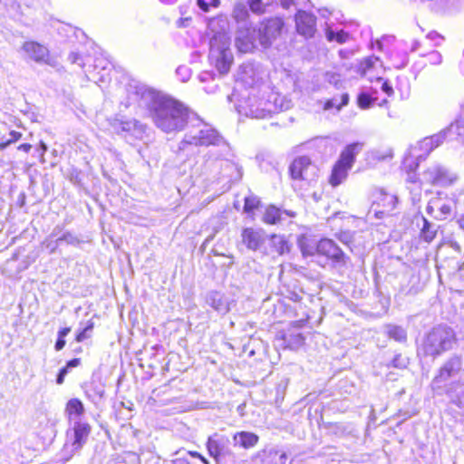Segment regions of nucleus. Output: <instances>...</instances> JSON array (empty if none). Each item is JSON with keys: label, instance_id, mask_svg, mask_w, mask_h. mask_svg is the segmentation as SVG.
<instances>
[{"label": "nucleus", "instance_id": "1", "mask_svg": "<svg viewBox=\"0 0 464 464\" xmlns=\"http://www.w3.org/2000/svg\"><path fill=\"white\" fill-rule=\"evenodd\" d=\"M129 99L146 107L157 128L165 133L177 132L185 127L188 109L179 102L142 83L130 84Z\"/></svg>", "mask_w": 464, "mask_h": 464}, {"label": "nucleus", "instance_id": "2", "mask_svg": "<svg viewBox=\"0 0 464 464\" xmlns=\"http://www.w3.org/2000/svg\"><path fill=\"white\" fill-rule=\"evenodd\" d=\"M229 22L225 15L211 18L208 24L209 35L208 60L220 75L227 74L233 63L230 50V36L228 34Z\"/></svg>", "mask_w": 464, "mask_h": 464}, {"label": "nucleus", "instance_id": "3", "mask_svg": "<svg viewBox=\"0 0 464 464\" xmlns=\"http://www.w3.org/2000/svg\"><path fill=\"white\" fill-rule=\"evenodd\" d=\"M455 341V334L450 327L438 325L427 334L423 342V350L427 355L438 356L451 349Z\"/></svg>", "mask_w": 464, "mask_h": 464}, {"label": "nucleus", "instance_id": "4", "mask_svg": "<svg viewBox=\"0 0 464 464\" xmlns=\"http://www.w3.org/2000/svg\"><path fill=\"white\" fill-rule=\"evenodd\" d=\"M221 141L222 138L211 126L198 120L197 123L192 126L184 139L179 142V150H186L188 145H218Z\"/></svg>", "mask_w": 464, "mask_h": 464}, {"label": "nucleus", "instance_id": "5", "mask_svg": "<svg viewBox=\"0 0 464 464\" xmlns=\"http://www.w3.org/2000/svg\"><path fill=\"white\" fill-rule=\"evenodd\" d=\"M283 25L280 18H271L260 23L256 27L258 44L263 48L269 47L280 34Z\"/></svg>", "mask_w": 464, "mask_h": 464}, {"label": "nucleus", "instance_id": "6", "mask_svg": "<svg viewBox=\"0 0 464 464\" xmlns=\"http://www.w3.org/2000/svg\"><path fill=\"white\" fill-rule=\"evenodd\" d=\"M423 179L432 186L449 187L458 179V176L450 171L446 167L440 164H434L424 171Z\"/></svg>", "mask_w": 464, "mask_h": 464}, {"label": "nucleus", "instance_id": "7", "mask_svg": "<svg viewBox=\"0 0 464 464\" xmlns=\"http://www.w3.org/2000/svg\"><path fill=\"white\" fill-rule=\"evenodd\" d=\"M294 179L312 180L316 176L317 168L307 156L295 158L289 167Z\"/></svg>", "mask_w": 464, "mask_h": 464}, {"label": "nucleus", "instance_id": "8", "mask_svg": "<svg viewBox=\"0 0 464 464\" xmlns=\"http://www.w3.org/2000/svg\"><path fill=\"white\" fill-rule=\"evenodd\" d=\"M462 362L460 357H450L440 369L439 373L432 380V388L439 389L440 383L457 376L461 371Z\"/></svg>", "mask_w": 464, "mask_h": 464}, {"label": "nucleus", "instance_id": "9", "mask_svg": "<svg viewBox=\"0 0 464 464\" xmlns=\"http://www.w3.org/2000/svg\"><path fill=\"white\" fill-rule=\"evenodd\" d=\"M258 44L256 27H241L237 30L235 45L240 53H250Z\"/></svg>", "mask_w": 464, "mask_h": 464}, {"label": "nucleus", "instance_id": "10", "mask_svg": "<svg viewBox=\"0 0 464 464\" xmlns=\"http://www.w3.org/2000/svg\"><path fill=\"white\" fill-rule=\"evenodd\" d=\"M229 440L225 436L218 435V433L209 436L207 441V450L217 464H219L220 459L223 456L230 455L231 450L228 449Z\"/></svg>", "mask_w": 464, "mask_h": 464}, {"label": "nucleus", "instance_id": "11", "mask_svg": "<svg viewBox=\"0 0 464 464\" xmlns=\"http://www.w3.org/2000/svg\"><path fill=\"white\" fill-rule=\"evenodd\" d=\"M286 460V453L276 448H265L252 457L254 464H285Z\"/></svg>", "mask_w": 464, "mask_h": 464}, {"label": "nucleus", "instance_id": "12", "mask_svg": "<svg viewBox=\"0 0 464 464\" xmlns=\"http://www.w3.org/2000/svg\"><path fill=\"white\" fill-rule=\"evenodd\" d=\"M317 254L324 256L335 263L345 264L347 256L331 239L324 238L317 242Z\"/></svg>", "mask_w": 464, "mask_h": 464}, {"label": "nucleus", "instance_id": "13", "mask_svg": "<svg viewBox=\"0 0 464 464\" xmlns=\"http://www.w3.org/2000/svg\"><path fill=\"white\" fill-rule=\"evenodd\" d=\"M316 18L314 15L304 11H298L295 15V25L297 32L306 38L314 36Z\"/></svg>", "mask_w": 464, "mask_h": 464}, {"label": "nucleus", "instance_id": "14", "mask_svg": "<svg viewBox=\"0 0 464 464\" xmlns=\"http://www.w3.org/2000/svg\"><path fill=\"white\" fill-rule=\"evenodd\" d=\"M242 243L252 251H256L266 241L265 232L251 227L244 228L241 233Z\"/></svg>", "mask_w": 464, "mask_h": 464}, {"label": "nucleus", "instance_id": "15", "mask_svg": "<svg viewBox=\"0 0 464 464\" xmlns=\"http://www.w3.org/2000/svg\"><path fill=\"white\" fill-rule=\"evenodd\" d=\"M91 433V426L86 422L76 420L73 425V441L72 451H77L85 444Z\"/></svg>", "mask_w": 464, "mask_h": 464}, {"label": "nucleus", "instance_id": "16", "mask_svg": "<svg viewBox=\"0 0 464 464\" xmlns=\"http://www.w3.org/2000/svg\"><path fill=\"white\" fill-rule=\"evenodd\" d=\"M237 77V82L249 88L254 87L260 81L258 72L254 65L250 63L241 65Z\"/></svg>", "mask_w": 464, "mask_h": 464}, {"label": "nucleus", "instance_id": "17", "mask_svg": "<svg viewBox=\"0 0 464 464\" xmlns=\"http://www.w3.org/2000/svg\"><path fill=\"white\" fill-rule=\"evenodd\" d=\"M207 304L210 305L218 314H226L230 310V304L227 299L220 293L212 291L207 295Z\"/></svg>", "mask_w": 464, "mask_h": 464}, {"label": "nucleus", "instance_id": "18", "mask_svg": "<svg viewBox=\"0 0 464 464\" xmlns=\"http://www.w3.org/2000/svg\"><path fill=\"white\" fill-rule=\"evenodd\" d=\"M31 58L40 63L55 66V60L50 56L48 49L37 43H31Z\"/></svg>", "mask_w": 464, "mask_h": 464}, {"label": "nucleus", "instance_id": "19", "mask_svg": "<svg viewBox=\"0 0 464 464\" xmlns=\"http://www.w3.org/2000/svg\"><path fill=\"white\" fill-rule=\"evenodd\" d=\"M446 131V138L449 137L450 140H455L458 143H464V116L456 120L455 122L451 123L447 129L443 130Z\"/></svg>", "mask_w": 464, "mask_h": 464}, {"label": "nucleus", "instance_id": "20", "mask_svg": "<svg viewBox=\"0 0 464 464\" xmlns=\"http://www.w3.org/2000/svg\"><path fill=\"white\" fill-rule=\"evenodd\" d=\"M235 445H238L244 449L255 447L258 442V436L248 431L237 432L233 436Z\"/></svg>", "mask_w": 464, "mask_h": 464}, {"label": "nucleus", "instance_id": "21", "mask_svg": "<svg viewBox=\"0 0 464 464\" xmlns=\"http://www.w3.org/2000/svg\"><path fill=\"white\" fill-rule=\"evenodd\" d=\"M361 147L362 145L359 143H353L348 145L342 152L340 160L336 163L350 169L354 162L355 154Z\"/></svg>", "mask_w": 464, "mask_h": 464}, {"label": "nucleus", "instance_id": "22", "mask_svg": "<svg viewBox=\"0 0 464 464\" xmlns=\"http://www.w3.org/2000/svg\"><path fill=\"white\" fill-rule=\"evenodd\" d=\"M445 139H446V131L441 130L440 132H439L435 135L424 138L420 142V147L421 150H424L428 153H430L435 148L440 146Z\"/></svg>", "mask_w": 464, "mask_h": 464}, {"label": "nucleus", "instance_id": "23", "mask_svg": "<svg viewBox=\"0 0 464 464\" xmlns=\"http://www.w3.org/2000/svg\"><path fill=\"white\" fill-rule=\"evenodd\" d=\"M423 227L420 229V237L427 243H430L437 235L438 226L430 223L427 218L422 217Z\"/></svg>", "mask_w": 464, "mask_h": 464}, {"label": "nucleus", "instance_id": "24", "mask_svg": "<svg viewBox=\"0 0 464 464\" xmlns=\"http://www.w3.org/2000/svg\"><path fill=\"white\" fill-rule=\"evenodd\" d=\"M42 435L40 437L41 442L36 444L35 450H42L46 448L47 445L51 443L53 438L54 436V430L52 424L47 420L44 429L41 431Z\"/></svg>", "mask_w": 464, "mask_h": 464}, {"label": "nucleus", "instance_id": "25", "mask_svg": "<svg viewBox=\"0 0 464 464\" xmlns=\"http://www.w3.org/2000/svg\"><path fill=\"white\" fill-rule=\"evenodd\" d=\"M386 334L396 342L404 343L407 340L406 330L399 325L388 324L385 326Z\"/></svg>", "mask_w": 464, "mask_h": 464}, {"label": "nucleus", "instance_id": "26", "mask_svg": "<svg viewBox=\"0 0 464 464\" xmlns=\"http://www.w3.org/2000/svg\"><path fill=\"white\" fill-rule=\"evenodd\" d=\"M348 169L336 163L333 169L332 175L330 178V183L335 187L340 185L347 176Z\"/></svg>", "mask_w": 464, "mask_h": 464}, {"label": "nucleus", "instance_id": "27", "mask_svg": "<svg viewBox=\"0 0 464 464\" xmlns=\"http://www.w3.org/2000/svg\"><path fill=\"white\" fill-rule=\"evenodd\" d=\"M397 203V198L394 195L382 193L381 198L378 201V205L382 206L383 209L380 211V213H384L385 211L390 212L394 209L395 205Z\"/></svg>", "mask_w": 464, "mask_h": 464}, {"label": "nucleus", "instance_id": "28", "mask_svg": "<svg viewBox=\"0 0 464 464\" xmlns=\"http://www.w3.org/2000/svg\"><path fill=\"white\" fill-rule=\"evenodd\" d=\"M377 65H382L380 59L376 56H370L361 62L359 71L362 75H366L372 71V69H374Z\"/></svg>", "mask_w": 464, "mask_h": 464}, {"label": "nucleus", "instance_id": "29", "mask_svg": "<svg viewBox=\"0 0 464 464\" xmlns=\"http://www.w3.org/2000/svg\"><path fill=\"white\" fill-rule=\"evenodd\" d=\"M276 0H249V7L253 13L263 14L266 8L271 6Z\"/></svg>", "mask_w": 464, "mask_h": 464}, {"label": "nucleus", "instance_id": "30", "mask_svg": "<svg viewBox=\"0 0 464 464\" xmlns=\"http://www.w3.org/2000/svg\"><path fill=\"white\" fill-rule=\"evenodd\" d=\"M66 411L71 417H80L84 412V407L80 400L72 399L67 402Z\"/></svg>", "mask_w": 464, "mask_h": 464}, {"label": "nucleus", "instance_id": "31", "mask_svg": "<svg viewBox=\"0 0 464 464\" xmlns=\"http://www.w3.org/2000/svg\"><path fill=\"white\" fill-rule=\"evenodd\" d=\"M281 211L275 206H269L263 216V221L266 224H276L280 220Z\"/></svg>", "mask_w": 464, "mask_h": 464}, {"label": "nucleus", "instance_id": "32", "mask_svg": "<svg viewBox=\"0 0 464 464\" xmlns=\"http://www.w3.org/2000/svg\"><path fill=\"white\" fill-rule=\"evenodd\" d=\"M300 248L303 256H313L317 254V242H312L307 239L300 241Z\"/></svg>", "mask_w": 464, "mask_h": 464}, {"label": "nucleus", "instance_id": "33", "mask_svg": "<svg viewBox=\"0 0 464 464\" xmlns=\"http://www.w3.org/2000/svg\"><path fill=\"white\" fill-rule=\"evenodd\" d=\"M232 16L237 22L245 21L248 16L246 5L243 3H237L234 5Z\"/></svg>", "mask_w": 464, "mask_h": 464}, {"label": "nucleus", "instance_id": "34", "mask_svg": "<svg viewBox=\"0 0 464 464\" xmlns=\"http://www.w3.org/2000/svg\"><path fill=\"white\" fill-rule=\"evenodd\" d=\"M273 246H274L276 251L279 255H284L285 253H287L290 251V245L282 237L274 236L273 237Z\"/></svg>", "mask_w": 464, "mask_h": 464}, {"label": "nucleus", "instance_id": "35", "mask_svg": "<svg viewBox=\"0 0 464 464\" xmlns=\"http://www.w3.org/2000/svg\"><path fill=\"white\" fill-rule=\"evenodd\" d=\"M341 102H338L336 98H333L329 100L325 105L324 109L329 110L332 108H336L338 111L341 110V108L344 105H346L349 102V95L347 93H344L341 96Z\"/></svg>", "mask_w": 464, "mask_h": 464}, {"label": "nucleus", "instance_id": "36", "mask_svg": "<svg viewBox=\"0 0 464 464\" xmlns=\"http://www.w3.org/2000/svg\"><path fill=\"white\" fill-rule=\"evenodd\" d=\"M259 204L260 200L257 197L253 195L248 196L245 198L244 210L245 212L250 213L256 208H257L259 207Z\"/></svg>", "mask_w": 464, "mask_h": 464}, {"label": "nucleus", "instance_id": "37", "mask_svg": "<svg viewBox=\"0 0 464 464\" xmlns=\"http://www.w3.org/2000/svg\"><path fill=\"white\" fill-rule=\"evenodd\" d=\"M460 391L459 393L454 394L451 389L447 391V393L451 398V401L459 407H464V386H459Z\"/></svg>", "mask_w": 464, "mask_h": 464}, {"label": "nucleus", "instance_id": "38", "mask_svg": "<svg viewBox=\"0 0 464 464\" xmlns=\"http://www.w3.org/2000/svg\"><path fill=\"white\" fill-rule=\"evenodd\" d=\"M439 213L435 216V218L438 220H445L449 216L451 215L452 208L450 204H439Z\"/></svg>", "mask_w": 464, "mask_h": 464}, {"label": "nucleus", "instance_id": "39", "mask_svg": "<svg viewBox=\"0 0 464 464\" xmlns=\"http://www.w3.org/2000/svg\"><path fill=\"white\" fill-rule=\"evenodd\" d=\"M71 332L70 327H64L58 332V339L55 343V350L61 351L65 345L64 337Z\"/></svg>", "mask_w": 464, "mask_h": 464}, {"label": "nucleus", "instance_id": "40", "mask_svg": "<svg viewBox=\"0 0 464 464\" xmlns=\"http://www.w3.org/2000/svg\"><path fill=\"white\" fill-rule=\"evenodd\" d=\"M270 111L271 110L268 109V108H262V109L256 108V109H253L251 107L249 109V111L246 112V114L249 115L250 117H253V118L263 119V118H266L267 114H269Z\"/></svg>", "mask_w": 464, "mask_h": 464}, {"label": "nucleus", "instance_id": "41", "mask_svg": "<svg viewBox=\"0 0 464 464\" xmlns=\"http://www.w3.org/2000/svg\"><path fill=\"white\" fill-rule=\"evenodd\" d=\"M372 101L371 96L364 92L360 93L357 99L358 105L362 109H368L372 105Z\"/></svg>", "mask_w": 464, "mask_h": 464}, {"label": "nucleus", "instance_id": "42", "mask_svg": "<svg viewBox=\"0 0 464 464\" xmlns=\"http://www.w3.org/2000/svg\"><path fill=\"white\" fill-rule=\"evenodd\" d=\"M197 4L201 10L208 12L209 10V6L218 7L219 0H197Z\"/></svg>", "mask_w": 464, "mask_h": 464}, {"label": "nucleus", "instance_id": "43", "mask_svg": "<svg viewBox=\"0 0 464 464\" xmlns=\"http://www.w3.org/2000/svg\"><path fill=\"white\" fill-rule=\"evenodd\" d=\"M293 340H288L286 336L284 337L285 343H286V346L294 348L298 347L303 343L304 338L300 334L293 335Z\"/></svg>", "mask_w": 464, "mask_h": 464}, {"label": "nucleus", "instance_id": "44", "mask_svg": "<svg viewBox=\"0 0 464 464\" xmlns=\"http://www.w3.org/2000/svg\"><path fill=\"white\" fill-rule=\"evenodd\" d=\"M93 328V324L90 323L82 331H81L77 336L76 341L81 343L91 336V333Z\"/></svg>", "mask_w": 464, "mask_h": 464}, {"label": "nucleus", "instance_id": "45", "mask_svg": "<svg viewBox=\"0 0 464 464\" xmlns=\"http://www.w3.org/2000/svg\"><path fill=\"white\" fill-rule=\"evenodd\" d=\"M428 61L430 64L438 65L440 64L442 62V56L441 54L437 52L433 51L427 54Z\"/></svg>", "mask_w": 464, "mask_h": 464}, {"label": "nucleus", "instance_id": "46", "mask_svg": "<svg viewBox=\"0 0 464 464\" xmlns=\"http://www.w3.org/2000/svg\"><path fill=\"white\" fill-rule=\"evenodd\" d=\"M176 72L180 76L182 82H187L190 78V70L187 66H179Z\"/></svg>", "mask_w": 464, "mask_h": 464}, {"label": "nucleus", "instance_id": "47", "mask_svg": "<svg viewBox=\"0 0 464 464\" xmlns=\"http://www.w3.org/2000/svg\"><path fill=\"white\" fill-rule=\"evenodd\" d=\"M439 203H440V198H431L429 201L428 206L426 208L427 213L430 214V215H432L433 212H434V208L439 207Z\"/></svg>", "mask_w": 464, "mask_h": 464}, {"label": "nucleus", "instance_id": "48", "mask_svg": "<svg viewBox=\"0 0 464 464\" xmlns=\"http://www.w3.org/2000/svg\"><path fill=\"white\" fill-rule=\"evenodd\" d=\"M349 38V34L343 31H339L336 33V38H335V42L339 43V44H343L347 41V39Z\"/></svg>", "mask_w": 464, "mask_h": 464}, {"label": "nucleus", "instance_id": "49", "mask_svg": "<svg viewBox=\"0 0 464 464\" xmlns=\"http://www.w3.org/2000/svg\"><path fill=\"white\" fill-rule=\"evenodd\" d=\"M67 373H68L67 367H63V368H62L60 370V372H59V373L57 375V379H56L57 384L63 383L64 378H65Z\"/></svg>", "mask_w": 464, "mask_h": 464}, {"label": "nucleus", "instance_id": "50", "mask_svg": "<svg viewBox=\"0 0 464 464\" xmlns=\"http://www.w3.org/2000/svg\"><path fill=\"white\" fill-rule=\"evenodd\" d=\"M46 149L47 148H46L45 144L41 142L40 148L36 150L37 157L39 158V160L41 162H44V153L45 152Z\"/></svg>", "mask_w": 464, "mask_h": 464}, {"label": "nucleus", "instance_id": "51", "mask_svg": "<svg viewBox=\"0 0 464 464\" xmlns=\"http://www.w3.org/2000/svg\"><path fill=\"white\" fill-rule=\"evenodd\" d=\"M382 90L388 95L392 96L393 94V89L387 82H383L382 84Z\"/></svg>", "mask_w": 464, "mask_h": 464}, {"label": "nucleus", "instance_id": "52", "mask_svg": "<svg viewBox=\"0 0 464 464\" xmlns=\"http://www.w3.org/2000/svg\"><path fill=\"white\" fill-rule=\"evenodd\" d=\"M69 60L72 63H78L79 65L82 66V63H81L82 58H81V56L78 53H70Z\"/></svg>", "mask_w": 464, "mask_h": 464}, {"label": "nucleus", "instance_id": "53", "mask_svg": "<svg viewBox=\"0 0 464 464\" xmlns=\"http://www.w3.org/2000/svg\"><path fill=\"white\" fill-rule=\"evenodd\" d=\"M325 36L328 41L333 42V41H335L336 33H334L332 29L327 28L326 32H325Z\"/></svg>", "mask_w": 464, "mask_h": 464}, {"label": "nucleus", "instance_id": "54", "mask_svg": "<svg viewBox=\"0 0 464 464\" xmlns=\"http://www.w3.org/2000/svg\"><path fill=\"white\" fill-rule=\"evenodd\" d=\"M80 362H81V360L78 358H75V359L69 361L65 367H67V370L69 368L77 367L80 364Z\"/></svg>", "mask_w": 464, "mask_h": 464}, {"label": "nucleus", "instance_id": "55", "mask_svg": "<svg viewBox=\"0 0 464 464\" xmlns=\"http://www.w3.org/2000/svg\"><path fill=\"white\" fill-rule=\"evenodd\" d=\"M281 2V5L284 7V8H289V6L291 5H295V1L294 0H280Z\"/></svg>", "mask_w": 464, "mask_h": 464}, {"label": "nucleus", "instance_id": "56", "mask_svg": "<svg viewBox=\"0 0 464 464\" xmlns=\"http://www.w3.org/2000/svg\"><path fill=\"white\" fill-rule=\"evenodd\" d=\"M395 367H405V363L400 362V356H396L392 362Z\"/></svg>", "mask_w": 464, "mask_h": 464}, {"label": "nucleus", "instance_id": "57", "mask_svg": "<svg viewBox=\"0 0 464 464\" xmlns=\"http://www.w3.org/2000/svg\"><path fill=\"white\" fill-rule=\"evenodd\" d=\"M71 239H72V236L71 234H65L63 237H60L58 240H66L68 242H71Z\"/></svg>", "mask_w": 464, "mask_h": 464}, {"label": "nucleus", "instance_id": "58", "mask_svg": "<svg viewBox=\"0 0 464 464\" xmlns=\"http://www.w3.org/2000/svg\"><path fill=\"white\" fill-rule=\"evenodd\" d=\"M188 454L190 455L191 457L198 458V459H200V457L202 456L200 453H198L197 451H191V450H189L188 452Z\"/></svg>", "mask_w": 464, "mask_h": 464}, {"label": "nucleus", "instance_id": "59", "mask_svg": "<svg viewBox=\"0 0 464 464\" xmlns=\"http://www.w3.org/2000/svg\"><path fill=\"white\" fill-rule=\"evenodd\" d=\"M211 74L208 72H203L199 77L201 81H205L207 77L210 76Z\"/></svg>", "mask_w": 464, "mask_h": 464}, {"label": "nucleus", "instance_id": "60", "mask_svg": "<svg viewBox=\"0 0 464 464\" xmlns=\"http://www.w3.org/2000/svg\"><path fill=\"white\" fill-rule=\"evenodd\" d=\"M203 464H210L209 461L203 456L200 457L199 459Z\"/></svg>", "mask_w": 464, "mask_h": 464}, {"label": "nucleus", "instance_id": "61", "mask_svg": "<svg viewBox=\"0 0 464 464\" xmlns=\"http://www.w3.org/2000/svg\"><path fill=\"white\" fill-rule=\"evenodd\" d=\"M375 44H376V47H377L379 50H382V44L381 41L377 40Z\"/></svg>", "mask_w": 464, "mask_h": 464}, {"label": "nucleus", "instance_id": "62", "mask_svg": "<svg viewBox=\"0 0 464 464\" xmlns=\"http://www.w3.org/2000/svg\"><path fill=\"white\" fill-rule=\"evenodd\" d=\"M21 148H23L24 150H28V149H29V145H28V144H23V145L21 146Z\"/></svg>", "mask_w": 464, "mask_h": 464}, {"label": "nucleus", "instance_id": "63", "mask_svg": "<svg viewBox=\"0 0 464 464\" xmlns=\"http://www.w3.org/2000/svg\"><path fill=\"white\" fill-rule=\"evenodd\" d=\"M347 237H348L347 235H343V237H341V241L346 240Z\"/></svg>", "mask_w": 464, "mask_h": 464}, {"label": "nucleus", "instance_id": "64", "mask_svg": "<svg viewBox=\"0 0 464 464\" xmlns=\"http://www.w3.org/2000/svg\"><path fill=\"white\" fill-rule=\"evenodd\" d=\"M347 237H348L347 235H343V237H341V241L346 240Z\"/></svg>", "mask_w": 464, "mask_h": 464}]
</instances>
